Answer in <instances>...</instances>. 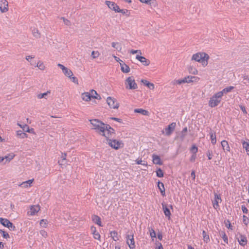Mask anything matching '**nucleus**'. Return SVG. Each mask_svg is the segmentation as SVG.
<instances>
[{
	"label": "nucleus",
	"instance_id": "nucleus-1",
	"mask_svg": "<svg viewBox=\"0 0 249 249\" xmlns=\"http://www.w3.org/2000/svg\"><path fill=\"white\" fill-rule=\"evenodd\" d=\"M94 129L98 134L104 136L106 139L113 138L115 133L114 129L109 124H106L98 119H91L89 120Z\"/></svg>",
	"mask_w": 249,
	"mask_h": 249
},
{
	"label": "nucleus",
	"instance_id": "nucleus-2",
	"mask_svg": "<svg viewBox=\"0 0 249 249\" xmlns=\"http://www.w3.org/2000/svg\"><path fill=\"white\" fill-rule=\"evenodd\" d=\"M209 56L205 53H197L193 55L192 60L200 62L203 65H207Z\"/></svg>",
	"mask_w": 249,
	"mask_h": 249
},
{
	"label": "nucleus",
	"instance_id": "nucleus-3",
	"mask_svg": "<svg viewBox=\"0 0 249 249\" xmlns=\"http://www.w3.org/2000/svg\"><path fill=\"white\" fill-rule=\"evenodd\" d=\"M222 93L217 92L211 97L209 101V106L211 107H214L221 102Z\"/></svg>",
	"mask_w": 249,
	"mask_h": 249
},
{
	"label": "nucleus",
	"instance_id": "nucleus-4",
	"mask_svg": "<svg viewBox=\"0 0 249 249\" xmlns=\"http://www.w3.org/2000/svg\"><path fill=\"white\" fill-rule=\"evenodd\" d=\"M125 85L126 89H136L138 88L137 84L133 76H129L126 78Z\"/></svg>",
	"mask_w": 249,
	"mask_h": 249
},
{
	"label": "nucleus",
	"instance_id": "nucleus-5",
	"mask_svg": "<svg viewBox=\"0 0 249 249\" xmlns=\"http://www.w3.org/2000/svg\"><path fill=\"white\" fill-rule=\"evenodd\" d=\"M107 141L108 142V145L111 147L112 148L115 149H118L120 147L123 146L124 144L120 141H117L116 140H111V138H108V139H106Z\"/></svg>",
	"mask_w": 249,
	"mask_h": 249
},
{
	"label": "nucleus",
	"instance_id": "nucleus-6",
	"mask_svg": "<svg viewBox=\"0 0 249 249\" xmlns=\"http://www.w3.org/2000/svg\"><path fill=\"white\" fill-rule=\"evenodd\" d=\"M0 223L11 231H14L16 230V227L7 219L0 217Z\"/></svg>",
	"mask_w": 249,
	"mask_h": 249
},
{
	"label": "nucleus",
	"instance_id": "nucleus-7",
	"mask_svg": "<svg viewBox=\"0 0 249 249\" xmlns=\"http://www.w3.org/2000/svg\"><path fill=\"white\" fill-rule=\"evenodd\" d=\"M176 126V123L175 122H173L170 124H169L167 127L164 129V130L162 131V133H165V135L169 136H170L173 132H174Z\"/></svg>",
	"mask_w": 249,
	"mask_h": 249
},
{
	"label": "nucleus",
	"instance_id": "nucleus-8",
	"mask_svg": "<svg viewBox=\"0 0 249 249\" xmlns=\"http://www.w3.org/2000/svg\"><path fill=\"white\" fill-rule=\"evenodd\" d=\"M107 102L110 108L117 109L119 107V104L116 99L111 97L107 98Z\"/></svg>",
	"mask_w": 249,
	"mask_h": 249
},
{
	"label": "nucleus",
	"instance_id": "nucleus-9",
	"mask_svg": "<svg viewBox=\"0 0 249 249\" xmlns=\"http://www.w3.org/2000/svg\"><path fill=\"white\" fill-rule=\"evenodd\" d=\"M214 200L213 201V208L216 210L219 208V203L221 202L222 199L221 198L220 195H218L217 193H214Z\"/></svg>",
	"mask_w": 249,
	"mask_h": 249
},
{
	"label": "nucleus",
	"instance_id": "nucleus-10",
	"mask_svg": "<svg viewBox=\"0 0 249 249\" xmlns=\"http://www.w3.org/2000/svg\"><path fill=\"white\" fill-rule=\"evenodd\" d=\"M81 98L82 99L85 101H89L91 98L94 99H101V97L99 95L94 96L93 95H90V93L89 92H84L81 95Z\"/></svg>",
	"mask_w": 249,
	"mask_h": 249
},
{
	"label": "nucleus",
	"instance_id": "nucleus-11",
	"mask_svg": "<svg viewBox=\"0 0 249 249\" xmlns=\"http://www.w3.org/2000/svg\"><path fill=\"white\" fill-rule=\"evenodd\" d=\"M0 10L5 13L8 10V3L6 0H0Z\"/></svg>",
	"mask_w": 249,
	"mask_h": 249
},
{
	"label": "nucleus",
	"instance_id": "nucleus-12",
	"mask_svg": "<svg viewBox=\"0 0 249 249\" xmlns=\"http://www.w3.org/2000/svg\"><path fill=\"white\" fill-rule=\"evenodd\" d=\"M40 210V207L39 205L32 206L30 208V210L28 212V214L31 215H34L37 213Z\"/></svg>",
	"mask_w": 249,
	"mask_h": 249
},
{
	"label": "nucleus",
	"instance_id": "nucleus-13",
	"mask_svg": "<svg viewBox=\"0 0 249 249\" xmlns=\"http://www.w3.org/2000/svg\"><path fill=\"white\" fill-rule=\"evenodd\" d=\"M136 58L140 61L144 66H148L150 64V61L143 56L137 55Z\"/></svg>",
	"mask_w": 249,
	"mask_h": 249
},
{
	"label": "nucleus",
	"instance_id": "nucleus-14",
	"mask_svg": "<svg viewBox=\"0 0 249 249\" xmlns=\"http://www.w3.org/2000/svg\"><path fill=\"white\" fill-rule=\"evenodd\" d=\"M238 241L240 245L245 246L247 244V237L241 234H239V237L237 238Z\"/></svg>",
	"mask_w": 249,
	"mask_h": 249
},
{
	"label": "nucleus",
	"instance_id": "nucleus-15",
	"mask_svg": "<svg viewBox=\"0 0 249 249\" xmlns=\"http://www.w3.org/2000/svg\"><path fill=\"white\" fill-rule=\"evenodd\" d=\"M161 205H162V209H163V212H164V213L166 217H167L169 219H170V216L171 215V213H170V210L167 207L166 204H165V203H162L161 204Z\"/></svg>",
	"mask_w": 249,
	"mask_h": 249
},
{
	"label": "nucleus",
	"instance_id": "nucleus-16",
	"mask_svg": "<svg viewBox=\"0 0 249 249\" xmlns=\"http://www.w3.org/2000/svg\"><path fill=\"white\" fill-rule=\"evenodd\" d=\"M152 160L154 164L158 165H162V162L161 161V159L159 156L155 154L152 155Z\"/></svg>",
	"mask_w": 249,
	"mask_h": 249
},
{
	"label": "nucleus",
	"instance_id": "nucleus-17",
	"mask_svg": "<svg viewBox=\"0 0 249 249\" xmlns=\"http://www.w3.org/2000/svg\"><path fill=\"white\" fill-rule=\"evenodd\" d=\"M199 79V78L196 76H188L184 78V83H189L191 82H193L194 81H196Z\"/></svg>",
	"mask_w": 249,
	"mask_h": 249
},
{
	"label": "nucleus",
	"instance_id": "nucleus-18",
	"mask_svg": "<svg viewBox=\"0 0 249 249\" xmlns=\"http://www.w3.org/2000/svg\"><path fill=\"white\" fill-rule=\"evenodd\" d=\"M121 71L124 73H128L130 71L129 67L123 61L120 62Z\"/></svg>",
	"mask_w": 249,
	"mask_h": 249
},
{
	"label": "nucleus",
	"instance_id": "nucleus-19",
	"mask_svg": "<svg viewBox=\"0 0 249 249\" xmlns=\"http://www.w3.org/2000/svg\"><path fill=\"white\" fill-rule=\"evenodd\" d=\"M92 233L93 235V237L95 239L100 240V235L99 232H97L96 228L94 226H91L90 228Z\"/></svg>",
	"mask_w": 249,
	"mask_h": 249
},
{
	"label": "nucleus",
	"instance_id": "nucleus-20",
	"mask_svg": "<svg viewBox=\"0 0 249 249\" xmlns=\"http://www.w3.org/2000/svg\"><path fill=\"white\" fill-rule=\"evenodd\" d=\"M221 144L224 151H230V147L227 141L223 140L221 142Z\"/></svg>",
	"mask_w": 249,
	"mask_h": 249
},
{
	"label": "nucleus",
	"instance_id": "nucleus-21",
	"mask_svg": "<svg viewBox=\"0 0 249 249\" xmlns=\"http://www.w3.org/2000/svg\"><path fill=\"white\" fill-rule=\"evenodd\" d=\"M15 156V155L13 153H11L3 157L4 160H5L4 162V164H5L6 162H10L12 159H13Z\"/></svg>",
	"mask_w": 249,
	"mask_h": 249
},
{
	"label": "nucleus",
	"instance_id": "nucleus-22",
	"mask_svg": "<svg viewBox=\"0 0 249 249\" xmlns=\"http://www.w3.org/2000/svg\"><path fill=\"white\" fill-rule=\"evenodd\" d=\"M92 220L94 223L98 225L99 226H102L101 218L97 215H93L92 216Z\"/></svg>",
	"mask_w": 249,
	"mask_h": 249
},
{
	"label": "nucleus",
	"instance_id": "nucleus-23",
	"mask_svg": "<svg viewBox=\"0 0 249 249\" xmlns=\"http://www.w3.org/2000/svg\"><path fill=\"white\" fill-rule=\"evenodd\" d=\"M34 181V179H29L27 181L23 182L19 186L22 188H28L31 186L32 183Z\"/></svg>",
	"mask_w": 249,
	"mask_h": 249
},
{
	"label": "nucleus",
	"instance_id": "nucleus-24",
	"mask_svg": "<svg viewBox=\"0 0 249 249\" xmlns=\"http://www.w3.org/2000/svg\"><path fill=\"white\" fill-rule=\"evenodd\" d=\"M134 112L141 113L143 115L148 116L149 115V112L142 108H137L134 109Z\"/></svg>",
	"mask_w": 249,
	"mask_h": 249
},
{
	"label": "nucleus",
	"instance_id": "nucleus-25",
	"mask_svg": "<svg viewBox=\"0 0 249 249\" xmlns=\"http://www.w3.org/2000/svg\"><path fill=\"white\" fill-rule=\"evenodd\" d=\"M158 188L160 190L161 195L164 196H165V188L163 183L159 181L158 184Z\"/></svg>",
	"mask_w": 249,
	"mask_h": 249
},
{
	"label": "nucleus",
	"instance_id": "nucleus-26",
	"mask_svg": "<svg viewBox=\"0 0 249 249\" xmlns=\"http://www.w3.org/2000/svg\"><path fill=\"white\" fill-rule=\"evenodd\" d=\"M127 244L128 245L130 249H135V244L134 237H131L130 240H127L126 241Z\"/></svg>",
	"mask_w": 249,
	"mask_h": 249
},
{
	"label": "nucleus",
	"instance_id": "nucleus-27",
	"mask_svg": "<svg viewBox=\"0 0 249 249\" xmlns=\"http://www.w3.org/2000/svg\"><path fill=\"white\" fill-rule=\"evenodd\" d=\"M141 82L146 86H147L150 89H154V85L153 83H150L146 80L142 79Z\"/></svg>",
	"mask_w": 249,
	"mask_h": 249
},
{
	"label": "nucleus",
	"instance_id": "nucleus-28",
	"mask_svg": "<svg viewBox=\"0 0 249 249\" xmlns=\"http://www.w3.org/2000/svg\"><path fill=\"white\" fill-rule=\"evenodd\" d=\"M209 134L210 135V139L211 141V142L213 145H214L216 142V135L215 133L213 132L212 131H211Z\"/></svg>",
	"mask_w": 249,
	"mask_h": 249
},
{
	"label": "nucleus",
	"instance_id": "nucleus-29",
	"mask_svg": "<svg viewBox=\"0 0 249 249\" xmlns=\"http://www.w3.org/2000/svg\"><path fill=\"white\" fill-rule=\"evenodd\" d=\"M234 89V87L230 86L224 88L222 90L219 91L218 92H221L222 93V96L224 94H227V93L231 92Z\"/></svg>",
	"mask_w": 249,
	"mask_h": 249
},
{
	"label": "nucleus",
	"instance_id": "nucleus-30",
	"mask_svg": "<svg viewBox=\"0 0 249 249\" xmlns=\"http://www.w3.org/2000/svg\"><path fill=\"white\" fill-rule=\"evenodd\" d=\"M111 46L118 51H121L122 50V45L119 42H113L111 43Z\"/></svg>",
	"mask_w": 249,
	"mask_h": 249
},
{
	"label": "nucleus",
	"instance_id": "nucleus-31",
	"mask_svg": "<svg viewBox=\"0 0 249 249\" xmlns=\"http://www.w3.org/2000/svg\"><path fill=\"white\" fill-rule=\"evenodd\" d=\"M110 235L111 237L113 240L116 241L119 240V237L118 236V233L117 231H113L110 232Z\"/></svg>",
	"mask_w": 249,
	"mask_h": 249
},
{
	"label": "nucleus",
	"instance_id": "nucleus-32",
	"mask_svg": "<svg viewBox=\"0 0 249 249\" xmlns=\"http://www.w3.org/2000/svg\"><path fill=\"white\" fill-rule=\"evenodd\" d=\"M219 234H220V235L222 238V239H223L224 242L226 244H228V237H227L226 234L225 233V232L223 231H221L219 232Z\"/></svg>",
	"mask_w": 249,
	"mask_h": 249
},
{
	"label": "nucleus",
	"instance_id": "nucleus-33",
	"mask_svg": "<svg viewBox=\"0 0 249 249\" xmlns=\"http://www.w3.org/2000/svg\"><path fill=\"white\" fill-rule=\"evenodd\" d=\"M32 34L33 36L36 38H39L41 36L40 33H39V31L38 30V29L36 28H34L32 30Z\"/></svg>",
	"mask_w": 249,
	"mask_h": 249
},
{
	"label": "nucleus",
	"instance_id": "nucleus-34",
	"mask_svg": "<svg viewBox=\"0 0 249 249\" xmlns=\"http://www.w3.org/2000/svg\"><path fill=\"white\" fill-rule=\"evenodd\" d=\"M18 125L21 127L22 128L23 130L25 132H30L31 131H33V129H30L29 128V127L28 125L27 124H24L23 125L18 124Z\"/></svg>",
	"mask_w": 249,
	"mask_h": 249
},
{
	"label": "nucleus",
	"instance_id": "nucleus-35",
	"mask_svg": "<svg viewBox=\"0 0 249 249\" xmlns=\"http://www.w3.org/2000/svg\"><path fill=\"white\" fill-rule=\"evenodd\" d=\"M105 3L107 5L108 7L112 10H113L114 6H116V3L114 2L106 0Z\"/></svg>",
	"mask_w": 249,
	"mask_h": 249
},
{
	"label": "nucleus",
	"instance_id": "nucleus-36",
	"mask_svg": "<svg viewBox=\"0 0 249 249\" xmlns=\"http://www.w3.org/2000/svg\"><path fill=\"white\" fill-rule=\"evenodd\" d=\"M63 73L66 76H67L69 78L73 75V73L72 71L67 68L65 71H63Z\"/></svg>",
	"mask_w": 249,
	"mask_h": 249
},
{
	"label": "nucleus",
	"instance_id": "nucleus-37",
	"mask_svg": "<svg viewBox=\"0 0 249 249\" xmlns=\"http://www.w3.org/2000/svg\"><path fill=\"white\" fill-rule=\"evenodd\" d=\"M202 235L203 240L205 242L208 243L210 241L209 236L207 234V232L205 231H203Z\"/></svg>",
	"mask_w": 249,
	"mask_h": 249
},
{
	"label": "nucleus",
	"instance_id": "nucleus-38",
	"mask_svg": "<svg viewBox=\"0 0 249 249\" xmlns=\"http://www.w3.org/2000/svg\"><path fill=\"white\" fill-rule=\"evenodd\" d=\"M17 134L20 138H24L27 137V135L22 131L19 130L17 132Z\"/></svg>",
	"mask_w": 249,
	"mask_h": 249
},
{
	"label": "nucleus",
	"instance_id": "nucleus-39",
	"mask_svg": "<svg viewBox=\"0 0 249 249\" xmlns=\"http://www.w3.org/2000/svg\"><path fill=\"white\" fill-rule=\"evenodd\" d=\"M50 93V91H47V92L43 93H39L37 95V97L38 99H42V98H46V96L48 95V94Z\"/></svg>",
	"mask_w": 249,
	"mask_h": 249
},
{
	"label": "nucleus",
	"instance_id": "nucleus-40",
	"mask_svg": "<svg viewBox=\"0 0 249 249\" xmlns=\"http://www.w3.org/2000/svg\"><path fill=\"white\" fill-rule=\"evenodd\" d=\"M243 147L245 148L247 152V154L249 155V143L246 142H242Z\"/></svg>",
	"mask_w": 249,
	"mask_h": 249
},
{
	"label": "nucleus",
	"instance_id": "nucleus-41",
	"mask_svg": "<svg viewBox=\"0 0 249 249\" xmlns=\"http://www.w3.org/2000/svg\"><path fill=\"white\" fill-rule=\"evenodd\" d=\"M206 156L208 157L209 160H212L213 157V152L212 150H208L206 152Z\"/></svg>",
	"mask_w": 249,
	"mask_h": 249
},
{
	"label": "nucleus",
	"instance_id": "nucleus-42",
	"mask_svg": "<svg viewBox=\"0 0 249 249\" xmlns=\"http://www.w3.org/2000/svg\"><path fill=\"white\" fill-rule=\"evenodd\" d=\"M157 176L159 178H161L163 177V173L162 170L160 168H158V169L156 171Z\"/></svg>",
	"mask_w": 249,
	"mask_h": 249
},
{
	"label": "nucleus",
	"instance_id": "nucleus-43",
	"mask_svg": "<svg viewBox=\"0 0 249 249\" xmlns=\"http://www.w3.org/2000/svg\"><path fill=\"white\" fill-rule=\"evenodd\" d=\"M190 151L193 154H196L198 151V148L195 145H194L191 148Z\"/></svg>",
	"mask_w": 249,
	"mask_h": 249
},
{
	"label": "nucleus",
	"instance_id": "nucleus-44",
	"mask_svg": "<svg viewBox=\"0 0 249 249\" xmlns=\"http://www.w3.org/2000/svg\"><path fill=\"white\" fill-rule=\"evenodd\" d=\"M47 223H48L47 220H45V219H42L40 221V225L42 227H44V228L46 227V226L47 225Z\"/></svg>",
	"mask_w": 249,
	"mask_h": 249
},
{
	"label": "nucleus",
	"instance_id": "nucleus-45",
	"mask_svg": "<svg viewBox=\"0 0 249 249\" xmlns=\"http://www.w3.org/2000/svg\"><path fill=\"white\" fill-rule=\"evenodd\" d=\"M36 67H37L41 70H43L45 68V67L44 65L43 64V63H42L40 61H39L37 63V64L36 65Z\"/></svg>",
	"mask_w": 249,
	"mask_h": 249
},
{
	"label": "nucleus",
	"instance_id": "nucleus-46",
	"mask_svg": "<svg viewBox=\"0 0 249 249\" xmlns=\"http://www.w3.org/2000/svg\"><path fill=\"white\" fill-rule=\"evenodd\" d=\"M100 55V53L98 51H92L91 53V56L93 58H97Z\"/></svg>",
	"mask_w": 249,
	"mask_h": 249
},
{
	"label": "nucleus",
	"instance_id": "nucleus-47",
	"mask_svg": "<svg viewBox=\"0 0 249 249\" xmlns=\"http://www.w3.org/2000/svg\"><path fill=\"white\" fill-rule=\"evenodd\" d=\"M0 232L1 233L2 236L3 238L7 239V238H8L10 237L8 233L5 232L4 231H3L1 230H0Z\"/></svg>",
	"mask_w": 249,
	"mask_h": 249
},
{
	"label": "nucleus",
	"instance_id": "nucleus-48",
	"mask_svg": "<svg viewBox=\"0 0 249 249\" xmlns=\"http://www.w3.org/2000/svg\"><path fill=\"white\" fill-rule=\"evenodd\" d=\"M174 84L180 85L182 83H184V78L182 79L175 80L173 82Z\"/></svg>",
	"mask_w": 249,
	"mask_h": 249
},
{
	"label": "nucleus",
	"instance_id": "nucleus-49",
	"mask_svg": "<svg viewBox=\"0 0 249 249\" xmlns=\"http://www.w3.org/2000/svg\"><path fill=\"white\" fill-rule=\"evenodd\" d=\"M150 235L152 238H155L156 237V233L155 231L153 229H149Z\"/></svg>",
	"mask_w": 249,
	"mask_h": 249
},
{
	"label": "nucleus",
	"instance_id": "nucleus-50",
	"mask_svg": "<svg viewBox=\"0 0 249 249\" xmlns=\"http://www.w3.org/2000/svg\"><path fill=\"white\" fill-rule=\"evenodd\" d=\"M136 162L137 164H142L145 166H147V165L146 162L142 161L141 159L137 160H136Z\"/></svg>",
	"mask_w": 249,
	"mask_h": 249
},
{
	"label": "nucleus",
	"instance_id": "nucleus-51",
	"mask_svg": "<svg viewBox=\"0 0 249 249\" xmlns=\"http://www.w3.org/2000/svg\"><path fill=\"white\" fill-rule=\"evenodd\" d=\"M71 80L75 84H78V79L77 78L75 77V76H73V75L72 76H71L70 77H69Z\"/></svg>",
	"mask_w": 249,
	"mask_h": 249
},
{
	"label": "nucleus",
	"instance_id": "nucleus-52",
	"mask_svg": "<svg viewBox=\"0 0 249 249\" xmlns=\"http://www.w3.org/2000/svg\"><path fill=\"white\" fill-rule=\"evenodd\" d=\"M61 19H62L63 20L64 23L66 25L70 26L71 25V22L69 20L65 18L64 17H62Z\"/></svg>",
	"mask_w": 249,
	"mask_h": 249
},
{
	"label": "nucleus",
	"instance_id": "nucleus-53",
	"mask_svg": "<svg viewBox=\"0 0 249 249\" xmlns=\"http://www.w3.org/2000/svg\"><path fill=\"white\" fill-rule=\"evenodd\" d=\"M241 208H242V210L243 211V213H248V209L245 207V206L244 205H242L241 206Z\"/></svg>",
	"mask_w": 249,
	"mask_h": 249
},
{
	"label": "nucleus",
	"instance_id": "nucleus-54",
	"mask_svg": "<svg viewBox=\"0 0 249 249\" xmlns=\"http://www.w3.org/2000/svg\"><path fill=\"white\" fill-rule=\"evenodd\" d=\"M40 234L43 236L44 237H46L47 236V232L44 230H41L40 231Z\"/></svg>",
	"mask_w": 249,
	"mask_h": 249
},
{
	"label": "nucleus",
	"instance_id": "nucleus-55",
	"mask_svg": "<svg viewBox=\"0 0 249 249\" xmlns=\"http://www.w3.org/2000/svg\"><path fill=\"white\" fill-rule=\"evenodd\" d=\"M243 222L245 225H247L248 223V218L246 215H243Z\"/></svg>",
	"mask_w": 249,
	"mask_h": 249
},
{
	"label": "nucleus",
	"instance_id": "nucleus-56",
	"mask_svg": "<svg viewBox=\"0 0 249 249\" xmlns=\"http://www.w3.org/2000/svg\"><path fill=\"white\" fill-rule=\"evenodd\" d=\"M196 157V154H193V155H192V156L190 158V161L191 162H194L195 161Z\"/></svg>",
	"mask_w": 249,
	"mask_h": 249
},
{
	"label": "nucleus",
	"instance_id": "nucleus-57",
	"mask_svg": "<svg viewBox=\"0 0 249 249\" xmlns=\"http://www.w3.org/2000/svg\"><path fill=\"white\" fill-rule=\"evenodd\" d=\"M57 66L62 70V71H65L67 68V67H65L64 65L61 64H58Z\"/></svg>",
	"mask_w": 249,
	"mask_h": 249
},
{
	"label": "nucleus",
	"instance_id": "nucleus-58",
	"mask_svg": "<svg viewBox=\"0 0 249 249\" xmlns=\"http://www.w3.org/2000/svg\"><path fill=\"white\" fill-rule=\"evenodd\" d=\"M240 109H241V110L243 111V112L244 113V114H247V112L246 110V108L244 106H242V105H240L239 106Z\"/></svg>",
	"mask_w": 249,
	"mask_h": 249
},
{
	"label": "nucleus",
	"instance_id": "nucleus-59",
	"mask_svg": "<svg viewBox=\"0 0 249 249\" xmlns=\"http://www.w3.org/2000/svg\"><path fill=\"white\" fill-rule=\"evenodd\" d=\"M120 10L121 9H120L119 6L117 5V4H116V6H114V9H113V11H114L115 12L119 13V10Z\"/></svg>",
	"mask_w": 249,
	"mask_h": 249
},
{
	"label": "nucleus",
	"instance_id": "nucleus-60",
	"mask_svg": "<svg viewBox=\"0 0 249 249\" xmlns=\"http://www.w3.org/2000/svg\"><path fill=\"white\" fill-rule=\"evenodd\" d=\"M110 119L111 120H115L119 123L122 122V119H119V118H115V117H111Z\"/></svg>",
	"mask_w": 249,
	"mask_h": 249
},
{
	"label": "nucleus",
	"instance_id": "nucleus-61",
	"mask_svg": "<svg viewBox=\"0 0 249 249\" xmlns=\"http://www.w3.org/2000/svg\"><path fill=\"white\" fill-rule=\"evenodd\" d=\"M128 10L127 9H121L119 10V13H121L123 14H126L128 12Z\"/></svg>",
	"mask_w": 249,
	"mask_h": 249
},
{
	"label": "nucleus",
	"instance_id": "nucleus-62",
	"mask_svg": "<svg viewBox=\"0 0 249 249\" xmlns=\"http://www.w3.org/2000/svg\"><path fill=\"white\" fill-rule=\"evenodd\" d=\"M130 53H132V54H135V53H141V52L140 50H131Z\"/></svg>",
	"mask_w": 249,
	"mask_h": 249
},
{
	"label": "nucleus",
	"instance_id": "nucleus-63",
	"mask_svg": "<svg viewBox=\"0 0 249 249\" xmlns=\"http://www.w3.org/2000/svg\"><path fill=\"white\" fill-rule=\"evenodd\" d=\"M191 176L193 178V180H195L196 178L195 172L194 171H192Z\"/></svg>",
	"mask_w": 249,
	"mask_h": 249
},
{
	"label": "nucleus",
	"instance_id": "nucleus-64",
	"mask_svg": "<svg viewBox=\"0 0 249 249\" xmlns=\"http://www.w3.org/2000/svg\"><path fill=\"white\" fill-rule=\"evenodd\" d=\"M113 57L114 58V59L117 61V62H122V61H123L122 60H121L119 57L114 55L113 56Z\"/></svg>",
	"mask_w": 249,
	"mask_h": 249
}]
</instances>
